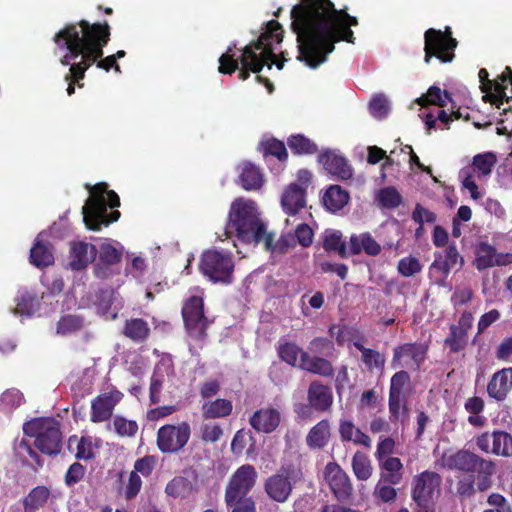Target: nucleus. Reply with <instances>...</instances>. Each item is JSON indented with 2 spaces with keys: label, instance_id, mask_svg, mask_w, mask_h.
I'll return each instance as SVG.
<instances>
[{
  "label": "nucleus",
  "instance_id": "nucleus-7",
  "mask_svg": "<svg viewBox=\"0 0 512 512\" xmlns=\"http://www.w3.org/2000/svg\"><path fill=\"white\" fill-rule=\"evenodd\" d=\"M109 203L104 196V190L99 191V194L93 195L88 199L82 207L83 222L90 230H100L102 225L107 226L109 223L117 221L120 217L118 211L111 214V218L107 216V206L118 207L120 205L119 197L114 191L108 193Z\"/></svg>",
  "mask_w": 512,
  "mask_h": 512
},
{
  "label": "nucleus",
  "instance_id": "nucleus-37",
  "mask_svg": "<svg viewBox=\"0 0 512 512\" xmlns=\"http://www.w3.org/2000/svg\"><path fill=\"white\" fill-rule=\"evenodd\" d=\"M353 345L361 352L362 361L369 370L384 368L385 357L378 351L364 347L359 341H355Z\"/></svg>",
  "mask_w": 512,
  "mask_h": 512
},
{
  "label": "nucleus",
  "instance_id": "nucleus-35",
  "mask_svg": "<svg viewBox=\"0 0 512 512\" xmlns=\"http://www.w3.org/2000/svg\"><path fill=\"white\" fill-rule=\"evenodd\" d=\"M50 491L45 486H37L24 499L25 512H36L49 499Z\"/></svg>",
  "mask_w": 512,
  "mask_h": 512
},
{
  "label": "nucleus",
  "instance_id": "nucleus-18",
  "mask_svg": "<svg viewBox=\"0 0 512 512\" xmlns=\"http://www.w3.org/2000/svg\"><path fill=\"white\" fill-rule=\"evenodd\" d=\"M281 416L278 408L267 406L255 411L249 419V424L257 432L269 434L277 429Z\"/></svg>",
  "mask_w": 512,
  "mask_h": 512
},
{
  "label": "nucleus",
  "instance_id": "nucleus-47",
  "mask_svg": "<svg viewBox=\"0 0 512 512\" xmlns=\"http://www.w3.org/2000/svg\"><path fill=\"white\" fill-rule=\"evenodd\" d=\"M390 101L384 94H378L369 102V111L377 119L385 118L390 112Z\"/></svg>",
  "mask_w": 512,
  "mask_h": 512
},
{
  "label": "nucleus",
  "instance_id": "nucleus-26",
  "mask_svg": "<svg viewBox=\"0 0 512 512\" xmlns=\"http://www.w3.org/2000/svg\"><path fill=\"white\" fill-rule=\"evenodd\" d=\"M281 204L289 215H295L305 206V190L300 185L293 183L284 192Z\"/></svg>",
  "mask_w": 512,
  "mask_h": 512
},
{
  "label": "nucleus",
  "instance_id": "nucleus-36",
  "mask_svg": "<svg viewBox=\"0 0 512 512\" xmlns=\"http://www.w3.org/2000/svg\"><path fill=\"white\" fill-rule=\"evenodd\" d=\"M203 416L205 418H220L228 416L232 411V403L226 399H217L206 402L203 407Z\"/></svg>",
  "mask_w": 512,
  "mask_h": 512
},
{
  "label": "nucleus",
  "instance_id": "nucleus-8",
  "mask_svg": "<svg viewBox=\"0 0 512 512\" xmlns=\"http://www.w3.org/2000/svg\"><path fill=\"white\" fill-rule=\"evenodd\" d=\"M234 266L232 255L218 250L205 251L199 264L200 271L205 277L213 283L224 285L233 282Z\"/></svg>",
  "mask_w": 512,
  "mask_h": 512
},
{
  "label": "nucleus",
  "instance_id": "nucleus-29",
  "mask_svg": "<svg viewBox=\"0 0 512 512\" xmlns=\"http://www.w3.org/2000/svg\"><path fill=\"white\" fill-rule=\"evenodd\" d=\"M339 432L343 441H351L354 444L363 445L367 448L371 447L370 437L359 428L355 427L349 420L340 421Z\"/></svg>",
  "mask_w": 512,
  "mask_h": 512
},
{
  "label": "nucleus",
  "instance_id": "nucleus-56",
  "mask_svg": "<svg viewBox=\"0 0 512 512\" xmlns=\"http://www.w3.org/2000/svg\"><path fill=\"white\" fill-rule=\"evenodd\" d=\"M374 497L385 503L393 502L397 497V491L392 486L379 481L375 486Z\"/></svg>",
  "mask_w": 512,
  "mask_h": 512
},
{
  "label": "nucleus",
  "instance_id": "nucleus-4",
  "mask_svg": "<svg viewBox=\"0 0 512 512\" xmlns=\"http://www.w3.org/2000/svg\"><path fill=\"white\" fill-rule=\"evenodd\" d=\"M266 232V226L259 218L253 201L238 198L232 203L225 229L227 237L236 234L237 238L243 242L259 243L262 242Z\"/></svg>",
  "mask_w": 512,
  "mask_h": 512
},
{
  "label": "nucleus",
  "instance_id": "nucleus-30",
  "mask_svg": "<svg viewBox=\"0 0 512 512\" xmlns=\"http://www.w3.org/2000/svg\"><path fill=\"white\" fill-rule=\"evenodd\" d=\"M349 201V194L338 185L330 186L323 196L324 206L331 212L341 210Z\"/></svg>",
  "mask_w": 512,
  "mask_h": 512
},
{
  "label": "nucleus",
  "instance_id": "nucleus-16",
  "mask_svg": "<svg viewBox=\"0 0 512 512\" xmlns=\"http://www.w3.org/2000/svg\"><path fill=\"white\" fill-rule=\"evenodd\" d=\"M122 397L123 394L118 390H111L98 395L91 402V421L100 423L110 419L115 406Z\"/></svg>",
  "mask_w": 512,
  "mask_h": 512
},
{
  "label": "nucleus",
  "instance_id": "nucleus-54",
  "mask_svg": "<svg viewBox=\"0 0 512 512\" xmlns=\"http://www.w3.org/2000/svg\"><path fill=\"white\" fill-rule=\"evenodd\" d=\"M165 380V375L161 373L160 368H156L151 377L150 383V400L152 403L160 401V393Z\"/></svg>",
  "mask_w": 512,
  "mask_h": 512
},
{
  "label": "nucleus",
  "instance_id": "nucleus-58",
  "mask_svg": "<svg viewBox=\"0 0 512 512\" xmlns=\"http://www.w3.org/2000/svg\"><path fill=\"white\" fill-rule=\"evenodd\" d=\"M410 376L409 374L404 371H398L396 372L390 381V394H403V388L405 385L409 382Z\"/></svg>",
  "mask_w": 512,
  "mask_h": 512
},
{
  "label": "nucleus",
  "instance_id": "nucleus-57",
  "mask_svg": "<svg viewBox=\"0 0 512 512\" xmlns=\"http://www.w3.org/2000/svg\"><path fill=\"white\" fill-rule=\"evenodd\" d=\"M426 100L427 102L439 107H445L447 101H451V98L446 91L442 92L440 88L432 86L427 92Z\"/></svg>",
  "mask_w": 512,
  "mask_h": 512
},
{
  "label": "nucleus",
  "instance_id": "nucleus-63",
  "mask_svg": "<svg viewBox=\"0 0 512 512\" xmlns=\"http://www.w3.org/2000/svg\"><path fill=\"white\" fill-rule=\"evenodd\" d=\"M412 219L420 225H423L424 223H434L436 221V214L429 211L422 205L417 204L412 213Z\"/></svg>",
  "mask_w": 512,
  "mask_h": 512
},
{
  "label": "nucleus",
  "instance_id": "nucleus-43",
  "mask_svg": "<svg viewBox=\"0 0 512 512\" xmlns=\"http://www.w3.org/2000/svg\"><path fill=\"white\" fill-rule=\"evenodd\" d=\"M39 306L37 297L31 293L25 292L17 299V305L14 309L16 315H32Z\"/></svg>",
  "mask_w": 512,
  "mask_h": 512
},
{
  "label": "nucleus",
  "instance_id": "nucleus-46",
  "mask_svg": "<svg viewBox=\"0 0 512 512\" xmlns=\"http://www.w3.org/2000/svg\"><path fill=\"white\" fill-rule=\"evenodd\" d=\"M488 72L486 69H481L479 71V79H480V82L485 86V90H488V89H494L495 93L499 96V97H504L505 96V90L507 89V77L505 74H502L500 77H499V80H495V81H490L488 79Z\"/></svg>",
  "mask_w": 512,
  "mask_h": 512
},
{
  "label": "nucleus",
  "instance_id": "nucleus-44",
  "mask_svg": "<svg viewBox=\"0 0 512 512\" xmlns=\"http://www.w3.org/2000/svg\"><path fill=\"white\" fill-rule=\"evenodd\" d=\"M496 250L489 244L481 243L477 250L476 267L483 270L495 266Z\"/></svg>",
  "mask_w": 512,
  "mask_h": 512
},
{
  "label": "nucleus",
  "instance_id": "nucleus-49",
  "mask_svg": "<svg viewBox=\"0 0 512 512\" xmlns=\"http://www.w3.org/2000/svg\"><path fill=\"white\" fill-rule=\"evenodd\" d=\"M302 353L307 352L303 351L300 347L293 343H286L279 349V356L281 359L292 366L298 365V358L299 360L301 359Z\"/></svg>",
  "mask_w": 512,
  "mask_h": 512
},
{
  "label": "nucleus",
  "instance_id": "nucleus-60",
  "mask_svg": "<svg viewBox=\"0 0 512 512\" xmlns=\"http://www.w3.org/2000/svg\"><path fill=\"white\" fill-rule=\"evenodd\" d=\"M84 474L85 467L78 462L73 463L66 472L65 484L69 487L75 485L84 477Z\"/></svg>",
  "mask_w": 512,
  "mask_h": 512
},
{
  "label": "nucleus",
  "instance_id": "nucleus-45",
  "mask_svg": "<svg viewBox=\"0 0 512 512\" xmlns=\"http://www.w3.org/2000/svg\"><path fill=\"white\" fill-rule=\"evenodd\" d=\"M288 146L296 154H313L317 151L316 144L301 134L291 136Z\"/></svg>",
  "mask_w": 512,
  "mask_h": 512
},
{
  "label": "nucleus",
  "instance_id": "nucleus-48",
  "mask_svg": "<svg viewBox=\"0 0 512 512\" xmlns=\"http://www.w3.org/2000/svg\"><path fill=\"white\" fill-rule=\"evenodd\" d=\"M496 161V156L493 153L478 154L473 158V166L481 175L487 176L492 172Z\"/></svg>",
  "mask_w": 512,
  "mask_h": 512
},
{
  "label": "nucleus",
  "instance_id": "nucleus-6",
  "mask_svg": "<svg viewBox=\"0 0 512 512\" xmlns=\"http://www.w3.org/2000/svg\"><path fill=\"white\" fill-rule=\"evenodd\" d=\"M257 472L250 464L239 467L229 479L225 490V503L233 510H238L244 505L252 504L253 512H256L255 502L246 495L254 487L257 479Z\"/></svg>",
  "mask_w": 512,
  "mask_h": 512
},
{
  "label": "nucleus",
  "instance_id": "nucleus-5",
  "mask_svg": "<svg viewBox=\"0 0 512 512\" xmlns=\"http://www.w3.org/2000/svg\"><path fill=\"white\" fill-rule=\"evenodd\" d=\"M25 435L34 437L35 446L44 454L56 455L61 450L59 422L52 418H36L23 425Z\"/></svg>",
  "mask_w": 512,
  "mask_h": 512
},
{
  "label": "nucleus",
  "instance_id": "nucleus-2",
  "mask_svg": "<svg viewBox=\"0 0 512 512\" xmlns=\"http://www.w3.org/2000/svg\"><path fill=\"white\" fill-rule=\"evenodd\" d=\"M109 26L90 24L82 20L78 24L67 25L54 36V42L67 53L61 58L62 65L71 64L66 80L84 78L85 71L103 55V47L109 41Z\"/></svg>",
  "mask_w": 512,
  "mask_h": 512
},
{
  "label": "nucleus",
  "instance_id": "nucleus-12",
  "mask_svg": "<svg viewBox=\"0 0 512 512\" xmlns=\"http://www.w3.org/2000/svg\"><path fill=\"white\" fill-rule=\"evenodd\" d=\"M191 428L187 422L164 425L157 432V446L163 453H176L189 441Z\"/></svg>",
  "mask_w": 512,
  "mask_h": 512
},
{
  "label": "nucleus",
  "instance_id": "nucleus-55",
  "mask_svg": "<svg viewBox=\"0 0 512 512\" xmlns=\"http://www.w3.org/2000/svg\"><path fill=\"white\" fill-rule=\"evenodd\" d=\"M421 269L422 266L418 259L415 257L410 256L402 258L398 263V271L405 277L413 276L414 274L420 272Z\"/></svg>",
  "mask_w": 512,
  "mask_h": 512
},
{
  "label": "nucleus",
  "instance_id": "nucleus-17",
  "mask_svg": "<svg viewBox=\"0 0 512 512\" xmlns=\"http://www.w3.org/2000/svg\"><path fill=\"white\" fill-rule=\"evenodd\" d=\"M324 476L338 500L347 499L351 495L353 488L350 478L338 464L328 463Z\"/></svg>",
  "mask_w": 512,
  "mask_h": 512
},
{
  "label": "nucleus",
  "instance_id": "nucleus-31",
  "mask_svg": "<svg viewBox=\"0 0 512 512\" xmlns=\"http://www.w3.org/2000/svg\"><path fill=\"white\" fill-rule=\"evenodd\" d=\"M150 333L148 323L141 318L128 319L123 328V334L130 340L140 343L145 341Z\"/></svg>",
  "mask_w": 512,
  "mask_h": 512
},
{
  "label": "nucleus",
  "instance_id": "nucleus-9",
  "mask_svg": "<svg viewBox=\"0 0 512 512\" xmlns=\"http://www.w3.org/2000/svg\"><path fill=\"white\" fill-rule=\"evenodd\" d=\"M441 476L425 471L414 480L412 499L416 503L414 512H435V502L440 495Z\"/></svg>",
  "mask_w": 512,
  "mask_h": 512
},
{
  "label": "nucleus",
  "instance_id": "nucleus-40",
  "mask_svg": "<svg viewBox=\"0 0 512 512\" xmlns=\"http://www.w3.org/2000/svg\"><path fill=\"white\" fill-rule=\"evenodd\" d=\"M352 468L355 476L362 481L372 475V466L369 458L362 452L357 451L352 458Z\"/></svg>",
  "mask_w": 512,
  "mask_h": 512
},
{
  "label": "nucleus",
  "instance_id": "nucleus-34",
  "mask_svg": "<svg viewBox=\"0 0 512 512\" xmlns=\"http://www.w3.org/2000/svg\"><path fill=\"white\" fill-rule=\"evenodd\" d=\"M322 240L326 251L337 252L342 258L347 256L346 243L342 240V233L340 231L327 229L322 235Z\"/></svg>",
  "mask_w": 512,
  "mask_h": 512
},
{
  "label": "nucleus",
  "instance_id": "nucleus-20",
  "mask_svg": "<svg viewBox=\"0 0 512 512\" xmlns=\"http://www.w3.org/2000/svg\"><path fill=\"white\" fill-rule=\"evenodd\" d=\"M97 255V249L93 244L86 242H72L70 244L69 267L72 270L80 271L92 263Z\"/></svg>",
  "mask_w": 512,
  "mask_h": 512
},
{
  "label": "nucleus",
  "instance_id": "nucleus-19",
  "mask_svg": "<svg viewBox=\"0 0 512 512\" xmlns=\"http://www.w3.org/2000/svg\"><path fill=\"white\" fill-rule=\"evenodd\" d=\"M318 160L329 174L341 180H346L352 177L353 173L351 166L343 156L337 154L335 151H324L319 155Z\"/></svg>",
  "mask_w": 512,
  "mask_h": 512
},
{
  "label": "nucleus",
  "instance_id": "nucleus-61",
  "mask_svg": "<svg viewBox=\"0 0 512 512\" xmlns=\"http://www.w3.org/2000/svg\"><path fill=\"white\" fill-rule=\"evenodd\" d=\"M401 409L403 412L406 411L404 395L389 393V412L391 414V419H398L400 417Z\"/></svg>",
  "mask_w": 512,
  "mask_h": 512
},
{
  "label": "nucleus",
  "instance_id": "nucleus-21",
  "mask_svg": "<svg viewBox=\"0 0 512 512\" xmlns=\"http://www.w3.org/2000/svg\"><path fill=\"white\" fill-rule=\"evenodd\" d=\"M122 252L110 243H103L99 250V262L94 268L99 278H108L112 274L110 266L120 262Z\"/></svg>",
  "mask_w": 512,
  "mask_h": 512
},
{
  "label": "nucleus",
  "instance_id": "nucleus-23",
  "mask_svg": "<svg viewBox=\"0 0 512 512\" xmlns=\"http://www.w3.org/2000/svg\"><path fill=\"white\" fill-rule=\"evenodd\" d=\"M307 399L312 408L317 411H328L333 403L332 391L319 381H313L308 389Z\"/></svg>",
  "mask_w": 512,
  "mask_h": 512
},
{
  "label": "nucleus",
  "instance_id": "nucleus-13",
  "mask_svg": "<svg viewBox=\"0 0 512 512\" xmlns=\"http://www.w3.org/2000/svg\"><path fill=\"white\" fill-rule=\"evenodd\" d=\"M182 316L186 330L192 338L202 339L206 336L209 322L204 316L203 299L201 297H190L182 308Z\"/></svg>",
  "mask_w": 512,
  "mask_h": 512
},
{
  "label": "nucleus",
  "instance_id": "nucleus-3",
  "mask_svg": "<svg viewBox=\"0 0 512 512\" xmlns=\"http://www.w3.org/2000/svg\"><path fill=\"white\" fill-rule=\"evenodd\" d=\"M267 28L268 30L257 40L255 50L249 45L245 46L239 60L233 58V54H231L232 48L229 47L227 52L219 58L220 66L218 71L223 74H231L238 69L240 63L243 69L239 72V78L244 81L250 75L249 70L259 73L265 64L271 69L276 56L271 48H266L265 41L272 37H275L278 42L281 41L279 38L280 33H278L281 30V26L276 21H270L267 24Z\"/></svg>",
  "mask_w": 512,
  "mask_h": 512
},
{
  "label": "nucleus",
  "instance_id": "nucleus-27",
  "mask_svg": "<svg viewBox=\"0 0 512 512\" xmlns=\"http://www.w3.org/2000/svg\"><path fill=\"white\" fill-rule=\"evenodd\" d=\"M239 183L245 190H257L263 185V175L258 167L250 162L238 166Z\"/></svg>",
  "mask_w": 512,
  "mask_h": 512
},
{
  "label": "nucleus",
  "instance_id": "nucleus-25",
  "mask_svg": "<svg viewBox=\"0 0 512 512\" xmlns=\"http://www.w3.org/2000/svg\"><path fill=\"white\" fill-rule=\"evenodd\" d=\"M464 264L463 257L459 254L455 245H449L444 255H437L431 265V269H436L446 277L453 268L460 269Z\"/></svg>",
  "mask_w": 512,
  "mask_h": 512
},
{
  "label": "nucleus",
  "instance_id": "nucleus-52",
  "mask_svg": "<svg viewBox=\"0 0 512 512\" xmlns=\"http://www.w3.org/2000/svg\"><path fill=\"white\" fill-rule=\"evenodd\" d=\"M378 198L380 203L387 208H395L401 203V195L393 187L381 189Z\"/></svg>",
  "mask_w": 512,
  "mask_h": 512
},
{
  "label": "nucleus",
  "instance_id": "nucleus-39",
  "mask_svg": "<svg viewBox=\"0 0 512 512\" xmlns=\"http://www.w3.org/2000/svg\"><path fill=\"white\" fill-rule=\"evenodd\" d=\"M30 261L36 267H44L51 265L54 261V257L47 246L37 241L31 248Z\"/></svg>",
  "mask_w": 512,
  "mask_h": 512
},
{
  "label": "nucleus",
  "instance_id": "nucleus-64",
  "mask_svg": "<svg viewBox=\"0 0 512 512\" xmlns=\"http://www.w3.org/2000/svg\"><path fill=\"white\" fill-rule=\"evenodd\" d=\"M487 502L490 506L494 507L493 510L499 512H512L509 501L499 493H492L488 496Z\"/></svg>",
  "mask_w": 512,
  "mask_h": 512
},
{
  "label": "nucleus",
  "instance_id": "nucleus-11",
  "mask_svg": "<svg viewBox=\"0 0 512 512\" xmlns=\"http://www.w3.org/2000/svg\"><path fill=\"white\" fill-rule=\"evenodd\" d=\"M443 462L450 470H459L466 473L489 472L492 469V460L483 458L467 449L444 455Z\"/></svg>",
  "mask_w": 512,
  "mask_h": 512
},
{
  "label": "nucleus",
  "instance_id": "nucleus-42",
  "mask_svg": "<svg viewBox=\"0 0 512 512\" xmlns=\"http://www.w3.org/2000/svg\"><path fill=\"white\" fill-rule=\"evenodd\" d=\"M401 460L397 457H389L387 458L383 464L382 468L386 470L388 473L382 475V479L385 483L388 484H398L401 480V474L399 473L402 469Z\"/></svg>",
  "mask_w": 512,
  "mask_h": 512
},
{
  "label": "nucleus",
  "instance_id": "nucleus-51",
  "mask_svg": "<svg viewBox=\"0 0 512 512\" xmlns=\"http://www.w3.org/2000/svg\"><path fill=\"white\" fill-rule=\"evenodd\" d=\"M115 432L121 437H131L138 431V425L133 420H127L122 416H116L113 421Z\"/></svg>",
  "mask_w": 512,
  "mask_h": 512
},
{
  "label": "nucleus",
  "instance_id": "nucleus-1",
  "mask_svg": "<svg viewBox=\"0 0 512 512\" xmlns=\"http://www.w3.org/2000/svg\"><path fill=\"white\" fill-rule=\"evenodd\" d=\"M292 29L297 34V59L310 68H317L335 49V43L344 40L354 43L353 31L337 26V13L330 0H310L306 7L293 6Z\"/></svg>",
  "mask_w": 512,
  "mask_h": 512
},
{
  "label": "nucleus",
  "instance_id": "nucleus-33",
  "mask_svg": "<svg viewBox=\"0 0 512 512\" xmlns=\"http://www.w3.org/2000/svg\"><path fill=\"white\" fill-rule=\"evenodd\" d=\"M492 454L512 457V435L506 431L494 430L492 432Z\"/></svg>",
  "mask_w": 512,
  "mask_h": 512
},
{
  "label": "nucleus",
  "instance_id": "nucleus-53",
  "mask_svg": "<svg viewBox=\"0 0 512 512\" xmlns=\"http://www.w3.org/2000/svg\"><path fill=\"white\" fill-rule=\"evenodd\" d=\"M457 495L461 498H470L476 492L475 477L473 475H466L459 478L456 485Z\"/></svg>",
  "mask_w": 512,
  "mask_h": 512
},
{
  "label": "nucleus",
  "instance_id": "nucleus-14",
  "mask_svg": "<svg viewBox=\"0 0 512 512\" xmlns=\"http://www.w3.org/2000/svg\"><path fill=\"white\" fill-rule=\"evenodd\" d=\"M425 38V62L429 63L433 56H436L442 62H451L454 58L453 51L457 46V41L450 36H446L440 30L428 29L424 35Z\"/></svg>",
  "mask_w": 512,
  "mask_h": 512
},
{
  "label": "nucleus",
  "instance_id": "nucleus-10",
  "mask_svg": "<svg viewBox=\"0 0 512 512\" xmlns=\"http://www.w3.org/2000/svg\"><path fill=\"white\" fill-rule=\"evenodd\" d=\"M300 478V470L293 466L282 467L277 473L266 479L264 490L273 501L284 503L290 497L294 485Z\"/></svg>",
  "mask_w": 512,
  "mask_h": 512
},
{
  "label": "nucleus",
  "instance_id": "nucleus-59",
  "mask_svg": "<svg viewBox=\"0 0 512 512\" xmlns=\"http://www.w3.org/2000/svg\"><path fill=\"white\" fill-rule=\"evenodd\" d=\"M333 347L334 345L329 339L317 337L309 343L308 349L313 353L328 356L333 350Z\"/></svg>",
  "mask_w": 512,
  "mask_h": 512
},
{
  "label": "nucleus",
  "instance_id": "nucleus-28",
  "mask_svg": "<svg viewBox=\"0 0 512 512\" xmlns=\"http://www.w3.org/2000/svg\"><path fill=\"white\" fill-rule=\"evenodd\" d=\"M362 251L370 256H376L381 251V246L370 233H362L350 237V253L352 255H358Z\"/></svg>",
  "mask_w": 512,
  "mask_h": 512
},
{
  "label": "nucleus",
  "instance_id": "nucleus-15",
  "mask_svg": "<svg viewBox=\"0 0 512 512\" xmlns=\"http://www.w3.org/2000/svg\"><path fill=\"white\" fill-rule=\"evenodd\" d=\"M427 347L421 343H405L394 349L393 368L418 370L425 360Z\"/></svg>",
  "mask_w": 512,
  "mask_h": 512
},
{
  "label": "nucleus",
  "instance_id": "nucleus-22",
  "mask_svg": "<svg viewBox=\"0 0 512 512\" xmlns=\"http://www.w3.org/2000/svg\"><path fill=\"white\" fill-rule=\"evenodd\" d=\"M512 388V367L503 368L493 374L487 386L488 395L503 401Z\"/></svg>",
  "mask_w": 512,
  "mask_h": 512
},
{
  "label": "nucleus",
  "instance_id": "nucleus-41",
  "mask_svg": "<svg viewBox=\"0 0 512 512\" xmlns=\"http://www.w3.org/2000/svg\"><path fill=\"white\" fill-rule=\"evenodd\" d=\"M467 344V333L461 327L451 325L449 336L444 340V345L453 353L460 352Z\"/></svg>",
  "mask_w": 512,
  "mask_h": 512
},
{
  "label": "nucleus",
  "instance_id": "nucleus-32",
  "mask_svg": "<svg viewBox=\"0 0 512 512\" xmlns=\"http://www.w3.org/2000/svg\"><path fill=\"white\" fill-rule=\"evenodd\" d=\"M330 437V425L328 420H321L309 431L306 442L311 448L324 447Z\"/></svg>",
  "mask_w": 512,
  "mask_h": 512
},
{
  "label": "nucleus",
  "instance_id": "nucleus-62",
  "mask_svg": "<svg viewBox=\"0 0 512 512\" xmlns=\"http://www.w3.org/2000/svg\"><path fill=\"white\" fill-rule=\"evenodd\" d=\"M496 471V464L492 461V469L489 472H477V482H475L476 490L479 492H485L492 487L493 481L492 476Z\"/></svg>",
  "mask_w": 512,
  "mask_h": 512
},
{
  "label": "nucleus",
  "instance_id": "nucleus-50",
  "mask_svg": "<svg viewBox=\"0 0 512 512\" xmlns=\"http://www.w3.org/2000/svg\"><path fill=\"white\" fill-rule=\"evenodd\" d=\"M83 326V320L79 316L68 315L62 317L57 324V333L66 335L78 331Z\"/></svg>",
  "mask_w": 512,
  "mask_h": 512
},
{
  "label": "nucleus",
  "instance_id": "nucleus-38",
  "mask_svg": "<svg viewBox=\"0 0 512 512\" xmlns=\"http://www.w3.org/2000/svg\"><path fill=\"white\" fill-rule=\"evenodd\" d=\"M274 235L267 233L264 235L262 242L265 244V248L272 252L285 253L294 246V236L291 234L282 235L279 240L274 244Z\"/></svg>",
  "mask_w": 512,
  "mask_h": 512
},
{
  "label": "nucleus",
  "instance_id": "nucleus-24",
  "mask_svg": "<svg viewBox=\"0 0 512 512\" xmlns=\"http://www.w3.org/2000/svg\"><path fill=\"white\" fill-rule=\"evenodd\" d=\"M298 367L322 377H332L334 375V368L330 361L323 357L311 356L308 352L301 354Z\"/></svg>",
  "mask_w": 512,
  "mask_h": 512
}]
</instances>
